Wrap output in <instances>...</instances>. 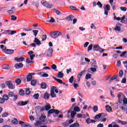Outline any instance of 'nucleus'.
Returning <instances> with one entry per match:
<instances>
[{
  "label": "nucleus",
  "instance_id": "f257e3e1",
  "mask_svg": "<svg viewBox=\"0 0 127 127\" xmlns=\"http://www.w3.org/2000/svg\"><path fill=\"white\" fill-rule=\"evenodd\" d=\"M0 49H2V51H3L6 54H9V55L11 54H13L14 53V51L13 50L7 49H6V47H4L3 45H1Z\"/></svg>",
  "mask_w": 127,
  "mask_h": 127
},
{
  "label": "nucleus",
  "instance_id": "f03ea898",
  "mask_svg": "<svg viewBox=\"0 0 127 127\" xmlns=\"http://www.w3.org/2000/svg\"><path fill=\"white\" fill-rule=\"evenodd\" d=\"M6 85H7L8 89L10 90H13L15 88V86L13 83H11V81L8 80L5 82Z\"/></svg>",
  "mask_w": 127,
  "mask_h": 127
},
{
  "label": "nucleus",
  "instance_id": "7ed1b4c3",
  "mask_svg": "<svg viewBox=\"0 0 127 127\" xmlns=\"http://www.w3.org/2000/svg\"><path fill=\"white\" fill-rule=\"evenodd\" d=\"M62 35V33L60 31L52 32L51 33V36L53 38H57L59 35Z\"/></svg>",
  "mask_w": 127,
  "mask_h": 127
},
{
  "label": "nucleus",
  "instance_id": "20e7f679",
  "mask_svg": "<svg viewBox=\"0 0 127 127\" xmlns=\"http://www.w3.org/2000/svg\"><path fill=\"white\" fill-rule=\"evenodd\" d=\"M41 3L44 6H45L47 8H52V7H53V4H50L46 1L44 0H43L41 1Z\"/></svg>",
  "mask_w": 127,
  "mask_h": 127
},
{
  "label": "nucleus",
  "instance_id": "39448f33",
  "mask_svg": "<svg viewBox=\"0 0 127 127\" xmlns=\"http://www.w3.org/2000/svg\"><path fill=\"white\" fill-rule=\"evenodd\" d=\"M8 97H10L12 98V97H13V101H16L17 100L18 96L16 94H14L12 91L9 92L8 93Z\"/></svg>",
  "mask_w": 127,
  "mask_h": 127
},
{
  "label": "nucleus",
  "instance_id": "423d86ee",
  "mask_svg": "<svg viewBox=\"0 0 127 127\" xmlns=\"http://www.w3.org/2000/svg\"><path fill=\"white\" fill-rule=\"evenodd\" d=\"M102 48L99 46V45H95L93 46V51H99L101 52Z\"/></svg>",
  "mask_w": 127,
  "mask_h": 127
},
{
  "label": "nucleus",
  "instance_id": "0eeeda50",
  "mask_svg": "<svg viewBox=\"0 0 127 127\" xmlns=\"http://www.w3.org/2000/svg\"><path fill=\"white\" fill-rule=\"evenodd\" d=\"M46 118V116H42L40 118V122H41L42 125H45V124H46V122H45Z\"/></svg>",
  "mask_w": 127,
  "mask_h": 127
},
{
  "label": "nucleus",
  "instance_id": "6e6552de",
  "mask_svg": "<svg viewBox=\"0 0 127 127\" xmlns=\"http://www.w3.org/2000/svg\"><path fill=\"white\" fill-rule=\"evenodd\" d=\"M5 32H6V34H8V35H10V34L11 35H13V34H15V33H16V30L12 31L10 30H6Z\"/></svg>",
  "mask_w": 127,
  "mask_h": 127
},
{
  "label": "nucleus",
  "instance_id": "1a4fd4ad",
  "mask_svg": "<svg viewBox=\"0 0 127 127\" xmlns=\"http://www.w3.org/2000/svg\"><path fill=\"white\" fill-rule=\"evenodd\" d=\"M53 50H52V48H50L47 52V56L48 57H52V52Z\"/></svg>",
  "mask_w": 127,
  "mask_h": 127
},
{
  "label": "nucleus",
  "instance_id": "9d476101",
  "mask_svg": "<svg viewBox=\"0 0 127 127\" xmlns=\"http://www.w3.org/2000/svg\"><path fill=\"white\" fill-rule=\"evenodd\" d=\"M85 72H86L85 70H83L81 72H79V74L77 75V79H78V82H80L81 77H82L84 73H85Z\"/></svg>",
  "mask_w": 127,
  "mask_h": 127
},
{
  "label": "nucleus",
  "instance_id": "9b49d317",
  "mask_svg": "<svg viewBox=\"0 0 127 127\" xmlns=\"http://www.w3.org/2000/svg\"><path fill=\"white\" fill-rule=\"evenodd\" d=\"M114 19L116 20H122V22H124V20L126 19V16L124 15L122 18L120 17H114Z\"/></svg>",
  "mask_w": 127,
  "mask_h": 127
},
{
  "label": "nucleus",
  "instance_id": "f8f14e48",
  "mask_svg": "<svg viewBox=\"0 0 127 127\" xmlns=\"http://www.w3.org/2000/svg\"><path fill=\"white\" fill-rule=\"evenodd\" d=\"M57 78H59L60 79H62L63 77H64V73L62 71H59L57 75Z\"/></svg>",
  "mask_w": 127,
  "mask_h": 127
},
{
  "label": "nucleus",
  "instance_id": "ddd939ff",
  "mask_svg": "<svg viewBox=\"0 0 127 127\" xmlns=\"http://www.w3.org/2000/svg\"><path fill=\"white\" fill-rule=\"evenodd\" d=\"M14 67L16 69H19L23 67V64L22 63L16 64H15Z\"/></svg>",
  "mask_w": 127,
  "mask_h": 127
},
{
  "label": "nucleus",
  "instance_id": "4468645a",
  "mask_svg": "<svg viewBox=\"0 0 127 127\" xmlns=\"http://www.w3.org/2000/svg\"><path fill=\"white\" fill-rule=\"evenodd\" d=\"M34 42H35V43H36L38 46L41 45V42L36 37L35 38Z\"/></svg>",
  "mask_w": 127,
  "mask_h": 127
},
{
  "label": "nucleus",
  "instance_id": "2eb2a0df",
  "mask_svg": "<svg viewBox=\"0 0 127 127\" xmlns=\"http://www.w3.org/2000/svg\"><path fill=\"white\" fill-rule=\"evenodd\" d=\"M45 110L44 107H41V106H37L35 108V111H40V112H43V111Z\"/></svg>",
  "mask_w": 127,
  "mask_h": 127
},
{
  "label": "nucleus",
  "instance_id": "dca6fc26",
  "mask_svg": "<svg viewBox=\"0 0 127 127\" xmlns=\"http://www.w3.org/2000/svg\"><path fill=\"white\" fill-rule=\"evenodd\" d=\"M28 102L27 101H19L18 102V106H25L27 105Z\"/></svg>",
  "mask_w": 127,
  "mask_h": 127
},
{
  "label": "nucleus",
  "instance_id": "f3484780",
  "mask_svg": "<svg viewBox=\"0 0 127 127\" xmlns=\"http://www.w3.org/2000/svg\"><path fill=\"white\" fill-rule=\"evenodd\" d=\"M109 1L111 5H112L113 7V10H115V9H116V5L115 4V3H114V0H110Z\"/></svg>",
  "mask_w": 127,
  "mask_h": 127
},
{
  "label": "nucleus",
  "instance_id": "a211bd4d",
  "mask_svg": "<svg viewBox=\"0 0 127 127\" xmlns=\"http://www.w3.org/2000/svg\"><path fill=\"white\" fill-rule=\"evenodd\" d=\"M15 60L17 61V62H22L23 60H24V58L21 57L19 58H15Z\"/></svg>",
  "mask_w": 127,
  "mask_h": 127
},
{
  "label": "nucleus",
  "instance_id": "6ab92c4d",
  "mask_svg": "<svg viewBox=\"0 0 127 127\" xmlns=\"http://www.w3.org/2000/svg\"><path fill=\"white\" fill-rule=\"evenodd\" d=\"M26 78H27V81H28V82H29L32 80V76L30 75L29 73L27 75Z\"/></svg>",
  "mask_w": 127,
  "mask_h": 127
},
{
  "label": "nucleus",
  "instance_id": "aec40b11",
  "mask_svg": "<svg viewBox=\"0 0 127 127\" xmlns=\"http://www.w3.org/2000/svg\"><path fill=\"white\" fill-rule=\"evenodd\" d=\"M104 10H108L109 11L110 9H111V6L109 4L104 5Z\"/></svg>",
  "mask_w": 127,
  "mask_h": 127
},
{
  "label": "nucleus",
  "instance_id": "412c9836",
  "mask_svg": "<svg viewBox=\"0 0 127 127\" xmlns=\"http://www.w3.org/2000/svg\"><path fill=\"white\" fill-rule=\"evenodd\" d=\"M49 98H50V95H49V94H48V93L46 92L44 94V99H45L46 100H48V99H49Z\"/></svg>",
  "mask_w": 127,
  "mask_h": 127
},
{
  "label": "nucleus",
  "instance_id": "4be33fe9",
  "mask_svg": "<svg viewBox=\"0 0 127 127\" xmlns=\"http://www.w3.org/2000/svg\"><path fill=\"white\" fill-rule=\"evenodd\" d=\"M53 79H54V80H55V81H57V82H58L60 84H62V83H63V81H62V80L60 79H58L54 76H53Z\"/></svg>",
  "mask_w": 127,
  "mask_h": 127
},
{
  "label": "nucleus",
  "instance_id": "5701e85b",
  "mask_svg": "<svg viewBox=\"0 0 127 127\" xmlns=\"http://www.w3.org/2000/svg\"><path fill=\"white\" fill-rule=\"evenodd\" d=\"M55 91L56 93H58V90H57V88L55 86H52L51 87V92H54Z\"/></svg>",
  "mask_w": 127,
  "mask_h": 127
},
{
  "label": "nucleus",
  "instance_id": "b1692460",
  "mask_svg": "<svg viewBox=\"0 0 127 127\" xmlns=\"http://www.w3.org/2000/svg\"><path fill=\"white\" fill-rule=\"evenodd\" d=\"M11 123L13 124V125H17L18 124V121H17L16 118H14L13 120H12Z\"/></svg>",
  "mask_w": 127,
  "mask_h": 127
},
{
  "label": "nucleus",
  "instance_id": "393cba45",
  "mask_svg": "<svg viewBox=\"0 0 127 127\" xmlns=\"http://www.w3.org/2000/svg\"><path fill=\"white\" fill-rule=\"evenodd\" d=\"M41 87L42 89H46V87H47V84H46V83L45 82H43L41 85Z\"/></svg>",
  "mask_w": 127,
  "mask_h": 127
},
{
  "label": "nucleus",
  "instance_id": "a878e982",
  "mask_svg": "<svg viewBox=\"0 0 127 127\" xmlns=\"http://www.w3.org/2000/svg\"><path fill=\"white\" fill-rule=\"evenodd\" d=\"M79 126H80L79 123H74L73 124L70 125L69 126V127H79Z\"/></svg>",
  "mask_w": 127,
  "mask_h": 127
},
{
  "label": "nucleus",
  "instance_id": "bb28decb",
  "mask_svg": "<svg viewBox=\"0 0 127 127\" xmlns=\"http://www.w3.org/2000/svg\"><path fill=\"white\" fill-rule=\"evenodd\" d=\"M45 109L46 111H49L51 109V106L50 104H47L45 106Z\"/></svg>",
  "mask_w": 127,
  "mask_h": 127
},
{
  "label": "nucleus",
  "instance_id": "cd10ccee",
  "mask_svg": "<svg viewBox=\"0 0 127 127\" xmlns=\"http://www.w3.org/2000/svg\"><path fill=\"white\" fill-rule=\"evenodd\" d=\"M118 77H119V75H116L114 76H113L111 79H110L109 80V82L110 83H112V80H116V79H117V78H118Z\"/></svg>",
  "mask_w": 127,
  "mask_h": 127
},
{
  "label": "nucleus",
  "instance_id": "c85d7f7f",
  "mask_svg": "<svg viewBox=\"0 0 127 127\" xmlns=\"http://www.w3.org/2000/svg\"><path fill=\"white\" fill-rule=\"evenodd\" d=\"M97 5H98V7L99 8H103V4L101 2V1H98L96 3Z\"/></svg>",
  "mask_w": 127,
  "mask_h": 127
},
{
  "label": "nucleus",
  "instance_id": "c756f323",
  "mask_svg": "<svg viewBox=\"0 0 127 127\" xmlns=\"http://www.w3.org/2000/svg\"><path fill=\"white\" fill-rule=\"evenodd\" d=\"M102 115H103V113H99V114H97L95 117V120H98V119H100L102 117Z\"/></svg>",
  "mask_w": 127,
  "mask_h": 127
},
{
  "label": "nucleus",
  "instance_id": "7c9ffc66",
  "mask_svg": "<svg viewBox=\"0 0 127 127\" xmlns=\"http://www.w3.org/2000/svg\"><path fill=\"white\" fill-rule=\"evenodd\" d=\"M120 56L121 57H127V52H123Z\"/></svg>",
  "mask_w": 127,
  "mask_h": 127
},
{
  "label": "nucleus",
  "instance_id": "2f4dec72",
  "mask_svg": "<svg viewBox=\"0 0 127 127\" xmlns=\"http://www.w3.org/2000/svg\"><path fill=\"white\" fill-rule=\"evenodd\" d=\"M37 84V81L35 79H32L31 81V84L32 85V86H35V85H36Z\"/></svg>",
  "mask_w": 127,
  "mask_h": 127
},
{
  "label": "nucleus",
  "instance_id": "473e14b6",
  "mask_svg": "<svg viewBox=\"0 0 127 127\" xmlns=\"http://www.w3.org/2000/svg\"><path fill=\"white\" fill-rule=\"evenodd\" d=\"M33 98H34V99H35V100H38V99L39 98V94H38V93H36V94H34V95H33Z\"/></svg>",
  "mask_w": 127,
  "mask_h": 127
},
{
  "label": "nucleus",
  "instance_id": "72a5a7b5",
  "mask_svg": "<svg viewBox=\"0 0 127 127\" xmlns=\"http://www.w3.org/2000/svg\"><path fill=\"white\" fill-rule=\"evenodd\" d=\"M66 19H67V20H69V21H71L73 19V15H69V16H68L67 17V18H66Z\"/></svg>",
  "mask_w": 127,
  "mask_h": 127
},
{
  "label": "nucleus",
  "instance_id": "f704fd0d",
  "mask_svg": "<svg viewBox=\"0 0 127 127\" xmlns=\"http://www.w3.org/2000/svg\"><path fill=\"white\" fill-rule=\"evenodd\" d=\"M9 98H8V95H6V94H4L3 95V99L4 100V101H7V100H8Z\"/></svg>",
  "mask_w": 127,
  "mask_h": 127
},
{
  "label": "nucleus",
  "instance_id": "c9c22d12",
  "mask_svg": "<svg viewBox=\"0 0 127 127\" xmlns=\"http://www.w3.org/2000/svg\"><path fill=\"white\" fill-rule=\"evenodd\" d=\"M15 83H16L17 85H20V84H21V80L19 78H17L15 80Z\"/></svg>",
  "mask_w": 127,
  "mask_h": 127
},
{
  "label": "nucleus",
  "instance_id": "e433bc0d",
  "mask_svg": "<svg viewBox=\"0 0 127 127\" xmlns=\"http://www.w3.org/2000/svg\"><path fill=\"white\" fill-rule=\"evenodd\" d=\"M106 111H107V112H111V111H112V108L111 107V106H110L109 105L106 106Z\"/></svg>",
  "mask_w": 127,
  "mask_h": 127
},
{
  "label": "nucleus",
  "instance_id": "4c0bfd02",
  "mask_svg": "<svg viewBox=\"0 0 127 127\" xmlns=\"http://www.w3.org/2000/svg\"><path fill=\"white\" fill-rule=\"evenodd\" d=\"M38 32H39V31L37 30H33V35H34V36H35V37H36L37 36V34H38Z\"/></svg>",
  "mask_w": 127,
  "mask_h": 127
},
{
  "label": "nucleus",
  "instance_id": "58836bf2",
  "mask_svg": "<svg viewBox=\"0 0 127 127\" xmlns=\"http://www.w3.org/2000/svg\"><path fill=\"white\" fill-rule=\"evenodd\" d=\"M54 111H55V109H54L50 110L48 112V116H49L51 114H53V113H54Z\"/></svg>",
  "mask_w": 127,
  "mask_h": 127
},
{
  "label": "nucleus",
  "instance_id": "ea45409f",
  "mask_svg": "<svg viewBox=\"0 0 127 127\" xmlns=\"http://www.w3.org/2000/svg\"><path fill=\"white\" fill-rule=\"evenodd\" d=\"M120 109H121V110H123V111H127V105H125L124 106H120Z\"/></svg>",
  "mask_w": 127,
  "mask_h": 127
},
{
  "label": "nucleus",
  "instance_id": "a19ab883",
  "mask_svg": "<svg viewBox=\"0 0 127 127\" xmlns=\"http://www.w3.org/2000/svg\"><path fill=\"white\" fill-rule=\"evenodd\" d=\"M114 30H115V31H118V32H120V31H121V27L118 26H116L114 28Z\"/></svg>",
  "mask_w": 127,
  "mask_h": 127
},
{
  "label": "nucleus",
  "instance_id": "79ce46f5",
  "mask_svg": "<svg viewBox=\"0 0 127 127\" xmlns=\"http://www.w3.org/2000/svg\"><path fill=\"white\" fill-rule=\"evenodd\" d=\"M51 96L52 98H55L56 97V94L54 91H51Z\"/></svg>",
  "mask_w": 127,
  "mask_h": 127
},
{
  "label": "nucleus",
  "instance_id": "37998d69",
  "mask_svg": "<svg viewBox=\"0 0 127 127\" xmlns=\"http://www.w3.org/2000/svg\"><path fill=\"white\" fill-rule=\"evenodd\" d=\"M55 12H56V13H57V14H58V15H60V14H61V12H60V11H59V10H57L56 9H54Z\"/></svg>",
  "mask_w": 127,
  "mask_h": 127
},
{
  "label": "nucleus",
  "instance_id": "c03bdc74",
  "mask_svg": "<svg viewBox=\"0 0 127 127\" xmlns=\"http://www.w3.org/2000/svg\"><path fill=\"white\" fill-rule=\"evenodd\" d=\"M19 94L20 96H23L24 95V90L23 89L20 90Z\"/></svg>",
  "mask_w": 127,
  "mask_h": 127
},
{
  "label": "nucleus",
  "instance_id": "a18cd8bd",
  "mask_svg": "<svg viewBox=\"0 0 127 127\" xmlns=\"http://www.w3.org/2000/svg\"><path fill=\"white\" fill-rule=\"evenodd\" d=\"M74 112H80V108L78 106H76L74 108Z\"/></svg>",
  "mask_w": 127,
  "mask_h": 127
},
{
  "label": "nucleus",
  "instance_id": "49530a36",
  "mask_svg": "<svg viewBox=\"0 0 127 127\" xmlns=\"http://www.w3.org/2000/svg\"><path fill=\"white\" fill-rule=\"evenodd\" d=\"M2 68L4 69H9L10 67L7 64H5L3 66Z\"/></svg>",
  "mask_w": 127,
  "mask_h": 127
},
{
  "label": "nucleus",
  "instance_id": "de8ad7c7",
  "mask_svg": "<svg viewBox=\"0 0 127 127\" xmlns=\"http://www.w3.org/2000/svg\"><path fill=\"white\" fill-rule=\"evenodd\" d=\"M41 125H42V124L41 123L40 121H36V123L35 124V126L36 127H38V126H41Z\"/></svg>",
  "mask_w": 127,
  "mask_h": 127
},
{
  "label": "nucleus",
  "instance_id": "09e8293b",
  "mask_svg": "<svg viewBox=\"0 0 127 127\" xmlns=\"http://www.w3.org/2000/svg\"><path fill=\"white\" fill-rule=\"evenodd\" d=\"M91 77H92V75H91V74H86V76H85V79L86 80H88V79H90L91 78Z\"/></svg>",
  "mask_w": 127,
  "mask_h": 127
},
{
  "label": "nucleus",
  "instance_id": "8fccbe9b",
  "mask_svg": "<svg viewBox=\"0 0 127 127\" xmlns=\"http://www.w3.org/2000/svg\"><path fill=\"white\" fill-rule=\"evenodd\" d=\"M25 92L26 95H29V94H30V90L29 88H26Z\"/></svg>",
  "mask_w": 127,
  "mask_h": 127
},
{
  "label": "nucleus",
  "instance_id": "3c124183",
  "mask_svg": "<svg viewBox=\"0 0 127 127\" xmlns=\"http://www.w3.org/2000/svg\"><path fill=\"white\" fill-rule=\"evenodd\" d=\"M7 12H8V13H9V14H13L14 13V11H13V10H7Z\"/></svg>",
  "mask_w": 127,
  "mask_h": 127
},
{
  "label": "nucleus",
  "instance_id": "603ef678",
  "mask_svg": "<svg viewBox=\"0 0 127 127\" xmlns=\"http://www.w3.org/2000/svg\"><path fill=\"white\" fill-rule=\"evenodd\" d=\"M123 64H124V66L126 68V70H127V60L123 62Z\"/></svg>",
  "mask_w": 127,
  "mask_h": 127
},
{
  "label": "nucleus",
  "instance_id": "864d4df0",
  "mask_svg": "<svg viewBox=\"0 0 127 127\" xmlns=\"http://www.w3.org/2000/svg\"><path fill=\"white\" fill-rule=\"evenodd\" d=\"M75 116H76V112H75L74 111H72L71 112V118H74L75 117Z\"/></svg>",
  "mask_w": 127,
  "mask_h": 127
},
{
  "label": "nucleus",
  "instance_id": "5fc2aeb1",
  "mask_svg": "<svg viewBox=\"0 0 127 127\" xmlns=\"http://www.w3.org/2000/svg\"><path fill=\"white\" fill-rule=\"evenodd\" d=\"M92 48H93V44H90L88 47V51L92 50Z\"/></svg>",
  "mask_w": 127,
  "mask_h": 127
},
{
  "label": "nucleus",
  "instance_id": "6e6d98bb",
  "mask_svg": "<svg viewBox=\"0 0 127 127\" xmlns=\"http://www.w3.org/2000/svg\"><path fill=\"white\" fill-rule=\"evenodd\" d=\"M54 113H55V114H56V115H59V114H60V111L55 109V110L54 111Z\"/></svg>",
  "mask_w": 127,
  "mask_h": 127
},
{
  "label": "nucleus",
  "instance_id": "4d7b16f0",
  "mask_svg": "<svg viewBox=\"0 0 127 127\" xmlns=\"http://www.w3.org/2000/svg\"><path fill=\"white\" fill-rule=\"evenodd\" d=\"M17 19V17L15 16L14 15L11 16V20H16Z\"/></svg>",
  "mask_w": 127,
  "mask_h": 127
},
{
  "label": "nucleus",
  "instance_id": "13d9d810",
  "mask_svg": "<svg viewBox=\"0 0 127 127\" xmlns=\"http://www.w3.org/2000/svg\"><path fill=\"white\" fill-rule=\"evenodd\" d=\"M47 38V36L46 35H43L42 37V41H44Z\"/></svg>",
  "mask_w": 127,
  "mask_h": 127
},
{
  "label": "nucleus",
  "instance_id": "bf43d9fd",
  "mask_svg": "<svg viewBox=\"0 0 127 127\" xmlns=\"http://www.w3.org/2000/svg\"><path fill=\"white\" fill-rule=\"evenodd\" d=\"M8 116V113H4L3 114H2V118H6Z\"/></svg>",
  "mask_w": 127,
  "mask_h": 127
},
{
  "label": "nucleus",
  "instance_id": "052dcab7",
  "mask_svg": "<svg viewBox=\"0 0 127 127\" xmlns=\"http://www.w3.org/2000/svg\"><path fill=\"white\" fill-rule=\"evenodd\" d=\"M52 69H53V70H55L57 68V66L55 64H53L51 65Z\"/></svg>",
  "mask_w": 127,
  "mask_h": 127
},
{
  "label": "nucleus",
  "instance_id": "680f3d73",
  "mask_svg": "<svg viewBox=\"0 0 127 127\" xmlns=\"http://www.w3.org/2000/svg\"><path fill=\"white\" fill-rule=\"evenodd\" d=\"M70 8H71V9H72L73 10H78V9L76 8V6H70Z\"/></svg>",
  "mask_w": 127,
  "mask_h": 127
},
{
  "label": "nucleus",
  "instance_id": "e2e57ef3",
  "mask_svg": "<svg viewBox=\"0 0 127 127\" xmlns=\"http://www.w3.org/2000/svg\"><path fill=\"white\" fill-rule=\"evenodd\" d=\"M93 111L94 113H96L98 111V106H95L93 107Z\"/></svg>",
  "mask_w": 127,
  "mask_h": 127
},
{
  "label": "nucleus",
  "instance_id": "0e129e2a",
  "mask_svg": "<svg viewBox=\"0 0 127 127\" xmlns=\"http://www.w3.org/2000/svg\"><path fill=\"white\" fill-rule=\"evenodd\" d=\"M123 75H124V71H123V70H120L119 72V76L123 77Z\"/></svg>",
  "mask_w": 127,
  "mask_h": 127
},
{
  "label": "nucleus",
  "instance_id": "69168bd1",
  "mask_svg": "<svg viewBox=\"0 0 127 127\" xmlns=\"http://www.w3.org/2000/svg\"><path fill=\"white\" fill-rule=\"evenodd\" d=\"M120 9L123 11H127V7H121Z\"/></svg>",
  "mask_w": 127,
  "mask_h": 127
},
{
  "label": "nucleus",
  "instance_id": "338daca9",
  "mask_svg": "<svg viewBox=\"0 0 127 127\" xmlns=\"http://www.w3.org/2000/svg\"><path fill=\"white\" fill-rule=\"evenodd\" d=\"M86 122L87 124H91V120L90 118H88L86 120Z\"/></svg>",
  "mask_w": 127,
  "mask_h": 127
},
{
  "label": "nucleus",
  "instance_id": "774afa93",
  "mask_svg": "<svg viewBox=\"0 0 127 127\" xmlns=\"http://www.w3.org/2000/svg\"><path fill=\"white\" fill-rule=\"evenodd\" d=\"M123 104H127V98H124L123 99Z\"/></svg>",
  "mask_w": 127,
  "mask_h": 127
}]
</instances>
